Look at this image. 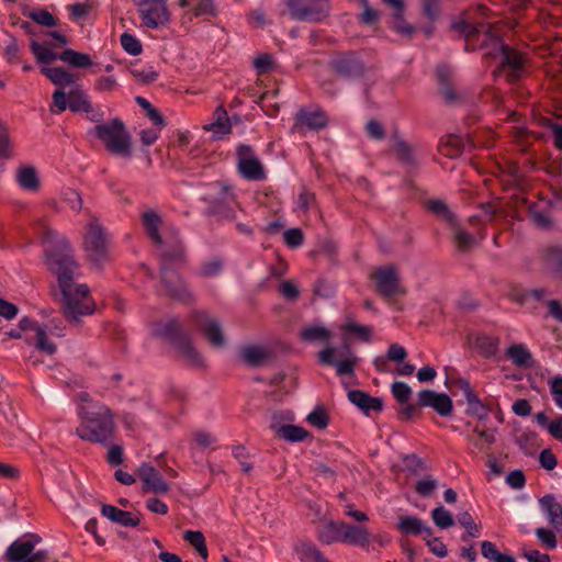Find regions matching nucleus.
<instances>
[{"label":"nucleus","mask_w":562,"mask_h":562,"mask_svg":"<svg viewBox=\"0 0 562 562\" xmlns=\"http://www.w3.org/2000/svg\"><path fill=\"white\" fill-rule=\"evenodd\" d=\"M223 269V261L218 258L206 260L200 267V274L202 277L212 278L221 273Z\"/></svg>","instance_id":"53"},{"label":"nucleus","mask_w":562,"mask_h":562,"mask_svg":"<svg viewBox=\"0 0 562 562\" xmlns=\"http://www.w3.org/2000/svg\"><path fill=\"white\" fill-rule=\"evenodd\" d=\"M25 340L27 342H33L38 351L48 356L56 352V345L48 338L45 328L42 326L40 328H35V333L33 335L25 336Z\"/></svg>","instance_id":"29"},{"label":"nucleus","mask_w":562,"mask_h":562,"mask_svg":"<svg viewBox=\"0 0 562 562\" xmlns=\"http://www.w3.org/2000/svg\"><path fill=\"white\" fill-rule=\"evenodd\" d=\"M191 318L196 329L212 347L221 349L226 346L223 328L216 317L209 315L204 311H193Z\"/></svg>","instance_id":"12"},{"label":"nucleus","mask_w":562,"mask_h":562,"mask_svg":"<svg viewBox=\"0 0 562 562\" xmlns=\"http://www.w3.org/2000/svg\"><path fill=\"white\" fill-rule=\"evenodd\" d=\"M457 27L465 34L467 41L472 40L474 36H482V44L485 45L487 40H491L495 53L497 52L501 57L502 69L508 74V80L513 82L520 78L525 63L524 56L503 44L493 32L494 26L492 24L477 23L476 25H470L468 23H461L457 25Z\"/></svg>","instance_id":"3"},{"label":"nucleus","mask_w":562,"mask_h":562,"mask_svg":"<svg viewBox=\"0 0 562 562\" xmlns=\"http://www.w3.org/2000/svg\"><path fill=\"white\" fill-rule=\"evenodd\" d=\"M341 528V543L359 547L369 544L370 532L364 526L350 525L344 521Z\"/></svg>","instance_id":"20"},{"label":"nucleus","mask_w":562,"mask_h":562,"mask_svg":"<svg viewBox=\"0 0 562 562\" xmlns=\"http://www.w3.org/2000/svg\"><path fill=\"white\" fill-rule=\"evenodd\" d=\"M58 59L77 68H87L92 65V60L88 54L76 52L70 48L64 50L58 56Z\"/></svg>","instance_id":"37"},{"label":"nucleus","mask_w":562,"mask_h":562,"mask_svg":"<svg viewBox=\"0 0 562 562\" xmlns=\"http://www.w3.org/2000/svg\"><path fill=\"white\" fill-rule=\"evenodd\" d=\"M238 170L248 180L265 179V170L259 159L247 145H240L237 149Z\"/></svg>","instance_id":"15"},{"label":"nucleus","mask_w":562,"mask_h":562,"mask_svg":"<svg viewBox=\"0 0 562 562\" xmlns=\"http://www.w3.org/2000/svg\"><path fill=\"white\" fill-rule=\"evenodd\" d=\"M193 441L198 447L206 449L216 442V437L209 431L198 430L193 432Z\"/></svg>","instance_id":"60"},{"label":"nucleus","mask_w":562,"mask_h":562,"mask_svg":"<svg viewBox=\"0 0 562 562\" xmlns=\"http://www.w3.org/2000/svg\"><path fill=\"white\" fill-rule=\"evenodd\" d=\"M83 250L89 262L101 270L110 260L109 234L98 217L92 216L85 227Z\"/></svg>","instance_id":"6"},{"label":"nucleus","mask_w":562,"mask_h":562,"mask_svg":"<svg viewBox=\"0 0 562 562\" xmlns=\"http://www.w3.org/2000/svg\"><path fill=\"white\" fill-rule=\"evenodd\" d=\"M240 358L245 363L258 367L269 358V352L259 346H247L241 348Z\"/></svg>","instance_id":"31"},{"label":"nucleus","mask_w":562,"mask_h":562,"mask_svg":"<svg viewBox=\"0 0 562 562\" xmlns=\"http://www.w3.org/2000/svg\"><path fill=\"white\" fill-rule=\"evenodd\" d=\"M63 201L67 203V205L76 211L79 212L82 207V200L80 194L74 190V189H67L63 192Z\"/></svg>","instance_id":"59"},{"label":"nucleus","mask_w":562,"mask_h":562,"mask_svg":"<svg viewBox=\"0 0 562 562\" xmlns=\"http://www.w3.org/2000/svg\"><path fill=\"white\" fill-rule=\"evenodd\" d=\"M541 259L548 269L562 272V247L550 246L544 248Z\"/></svg>","instance_id":"36"},{"label":"nucleus","mask_w":562,"mask_h":562,"mask_svg":"<svg viewBox=\"0 0 562 562\" xmlns=\"http://www.w3.org/2000/svg\"><path fill=\"white\" fill-rule=\"evenodd\" d=\"M458 521L467 530V536H462L463 541H468V537L477 538L480 536V528L468 512L460 513Z\"/></svg>","instance_id":"49"},{"label":"nucleus","mask_w":562,"mask_h":562,"mask_svg":"<svg viewBox=\"0 0 562 562\" xmlns=\"http://www.w3.org/2000/svg\"><path fill=\"white\" fill-rule=\"evenodd\" d=\"M454 240L462 251L470 250L476 244L475 238L459 226L454 227Z\"/></svg>","instance_id":"51"},{"label":"nucleus","mask_w":562,"mask_h":562,"mask_svg":"<svg viewBox=\"0 0 562 562\" xmlns=\"http://www.w3.org/2000/svg\"><path fill=\"white\" fill-rule=\"evenodd\" d=\"M293 550L300 562H331L312 541H299Z\"/></svg>","instance_id":"21"},{"label":"nucleus","mask_w":562,"mask_h":562,"mask_svg":"<svg viewBox=\"0 0 562 562\" xmlns=\"http://www.w3.org/2000/svg\"><path fill=\"white\" fill-rule=\"evenodd\" d=\"M101 512L108 519L124 527H136L140 521L138 517L133 516L130 512L122 510L112 505H103Z\"/></svg>","instance_id":"26"},{"label":"nucleus","mask_w":562,"mask_h":562,"mask_svg":"<svg viewBox=\"0 0 562 562\" xmlns=\"http://www.w3.org/2000/svg\"><path fill=\"white\" fill-rule=\"evenodd\" d=\"M437 77L440 82L439 92L448 104H457L462 100V95L453 88L451 83V71L447 67H438Z\"/></svg>","instance_id":"22"},{"label":"nucleus","mask_w":562,"mask_h":562,"mask_svg":"<svg viewBox=\"0 0 562 562\" xmlns=\"http://www.w3.org/2000/svg\"><path fill=\"white\" fill-rule=\"evenodd\" d=\"M143 24L148 29H160L169 24L170 12L166 0H134Z\"/></svg>","instance_id":"10"},{"label":"nucleus","mask_w":562,"mask_h":562,"mask_svg":"<svg viewBox=\"0 0 562 562\" xmlns=\"http://www.w3.org/2000/svg\"><path fill=\"white\" fill-rule=\"evenodd\" d=\"M285 7L293 20L319 23L330 14L329 0H285Z\"/></svg>","instance_id":"8"},{"label":"nucleus","mask_w":562,"mask_h":562,"mask_svg":"<svg viewBox=\"0 0 562 562\" xmlns=\"http://www.w3.org/2000/svg\"><path fill=\"white\" fill-rule=\"evenodd\" d=\"M344 521L326 520L324 525L317 529V539L326 546L341 542V531Z\"/></svg>","instance_id":"25"},{"label":"nucleus","mask_w":562,"mask_h":562,"mask_svg":"<svg viewBox=\"0 0 562 562\" xmlns=\"http://www.w3.org/2000/svg\"><path fill=\"white\" fill-rule=\"evenodd\" d=\"M327 125L326 114L319 110L301 109L295 115L292 127L293 133H301L304 128L321 130Z\"/></svg>","instance_id":"17"},{"label":"nucleus","mask_w":562,"mask_h":562,"mask_svg":"<svg viewBox=\"0 0 562 562\" xmlns=\"http://www.w3.org/2000/svg\"><path fill=\"white\" fill-rule=\"evenodd\" d=\"M549 384L555 405L562 408V376L552 379Z\"/></svg>","instance_id":"64"},{"label":"nucleus","mask_w":562,"mask_h":562,"mask_svg":"<svg viewBox=\"0 0 562 562\" xmlns=\"http://www.w3.org/2000/svg\"><path fill=\"white\" fill-rule=\"evenodd\" d=\"M300 336L307 342H327L331 338V333L323 325H311L304 327Z\"/></svg>","instance_id":"34"},{"label":"nucleus","mask_w":562,"mask_h":562,"mask_svg":"<svg viewBox=\"0 0 562 562\" xmlns=\"http://www.w3.org/2000/svg\"><path fill=\"white\" fill-rule=\"evenodd\" d=\"M476 438L470 436L469 440L480 450L486 451L496 441V429L480 428L475 426L472 430Z\"/></svg>","instance_id":"33"},{"label":"nucleus","mask_w":562,"mask_h":562,"mask_svg":"<svg viewBox=\"0 0 562 562\" xmlns=\"http://www.w3.org/2000/svg\"><path fill=\"white\" fill-rule=\"evenodd\" d=\"M427 210L436 216L445 220L450 224H454L456 218L453 213L449 210L448 205L441 200H429L426 203Z\"/></svg>","instance_id":"48"},{"label":"nucleus","mask_w":562,"mask_h":562,"mask_svg":"<svg viewBox=\"0 0 562 562\" xmlns=\"http://www.w3.org/2000/svg\"><path fill=\"white\" fill-rule=\"evenodd\" d=\"M340 329L347 334H355L359 339L363 341H370L372 335V327L360 325L348 318L345 324L340 326Z\"/></svg>","instance_id":"46"},{"label":"nucleus","mask_w":562,"mask_h":562,"mask_svg":"<svg viewBox=\"0 0 562 562\" xmlns=\"http://www.w3.org/2000/svg\"><path fill=\"white\" fill-rule=\"evenodd\" d=\"M178 357L189 367L202 368L204 367V359L202 355L193 346L190 335L188 334L182 339H178L173 346Z\"/></svg>","instance_id":"18"},{"label":"nucleus","mask_w":562,"mask_h":562,"mask_svg":"<svg viewBox=\"0 0 562 562\" xmlns=\"http://www.w3.org/2000/svg\"><path fill=\"white\" fill-rule=\"evenodd\" d=\"M153 334L156 337L169 341L172 347L176 345L178 339H182V337L188 335L183 331L182 325L177 318H170L156 323L153 328Z\"/></svg>","instance_id":"19"},{"label":"nucleus","mask_w":562,"mask_h":562,"mask_svg":"<svg viewBox=\"0 0 562 562\" xmlns=\"http://www.w3.org/2000/svg\"><path fill=\"white\" fill-rule=\"evenodd\" d=\"M119 87V81L113 76H102L95 80L94 89L98 92H112Z\"/></svg>","instance_id":"58"},{"label":"nucleus","mask_w":562,"mask_h":562,"mask_svg":"<svg viewBox=\"0 0 562 562\" xmlns=\"http://www.w3.org/2000/svg\"><path fill=\"white\" fill-rule=\"evenodd\" d=\"M216 7L213 0H198L196 4L193 7V16H215L216 15Z\"/></svg>","instance_id":"55"},{"label":"nucleus","mask_w":562,"mask_h":562,"mask_svg":"<svg viewBox=\"0 0 562 562\" xmlns=\"http://www.w3.org/2000/svg\"><path fill=\"white\" fill-rule=\"evenodd\" d=\"M43 241L49 245L45 249V263L57 277L61 313L69 324L78 325L82 316L93 313L94 303L88 286L75 280L78 263L74 258V250L65 236L49 227L43 229Z\"/></svg>","instance_id":"1"},{"label":"nucleus","mask_w":562,"mask_h":562,"mask_svg":"<svg viewBox=\"0 0 562 562\" xmlns=\"http://www.w3.org/2000/svg\"><path fill=\"white\" fill-rule=\"evenodd\" d=\"M80 425L76 434L86 441L103 443L114 432V416L109 407L102 404L81 405L78 408Z\"/></svg>","instance_id":"4"},{"label":"nucleus","mask_w":562,"mask_h":562,"mask_svg":"<svg viewBox=\"0 0 562 562\" xmlns=\"http://www.w3.org/2000/svg\"><path fill=\"white\" fill-rule=\"evenodd\" d=\"M481 553L491 562H516L514 557L501 553L495 543L487 540L481 543Z\"/></svg>","instance_id":"40"},{"label":"nucleus","mask_w":562,"mask_h":562,"mask_svg":"<svg viewBox=\"0 0 562 562\" xmlns=\"http://www.w3.org/2000/svg\"><path fill=\"white\" fill-rule=\"evenodd\" d=\"M397 529L404 535H424L425 539L432 536L431 528L415 516H401L397 522Z\"/></svg>","instance_id":"23"},{"label":"nucleus","mask_w":562,"mask_h":562,"mask_svg":"<svg viewBox=\"0 0 562 562\" xmlns=\"http://www.w3.org/2000/svg\"><path fill=\"white\" fill-rule=\"evenodd\" d=\"M31 52L34 54L36 60L41 64H50L55 61L59 55L54 53L49 44L32 41L30 45Z\"/></svg>","instance_id":"38"},{"label":"nucleus","mask_w":562,"mask_h":562,"mask_svg":"<svg viewBox=\"0 0 562 562\" xmlns=\"http://www.w3.org/2000/svg\"><path fill=\"white\" fill-rule=\"evenodd\" d=\"M215 121L205 125L204 130L211 131L217 135L226 134L231 131V123L227 112L223 108L215 110Z\"/></svg>","instance_id":"39"},{"label":"nucleus","mask_w":562,"mask_h":562,"mask_svg":"<svg viewBox=\"0 0 562 562\" xmlns=\"http://www.w3.org/2000/svg\"><path fill=\"white\" fill-rule=\"evenodd\" d=\"M418 405L422 407H431L440 416L451 414L453 404L452 400L443 393H437L432 390H423L417 394Z\"/></svg>","instance_id":"16"},{"label":"nucleus","mask_w":562,"mask_h":562,"mask_svg":"<svg viewBox=\"0 0 562 562\" xmlns=\"http://www.w3.org/2000/svg\"><path fill=\"white\" fill-rule=\"evenodd\" d=\"M140 223L158 258L186 249L179 231L173 225L165 223L157 211H144L140 214Z\"/></svg>","instance_id":"2"},{"label":"nucleus","mask_w":562,"mask_h":562,"mask_svg":"<svg viewBox=\"0 0 562 562\" xmlns=\"http://www.w3.org/2000/svg\"><path fill=\"white\" fill-rule=\"evenodd\" d=\"M392 394L401 404L408 402L412 395V389L404 382H394L392 384Z\"/></svg>","instance_id":"57"},{"label":"nucleus","mask_w":562,"mask_h":562,"mask_svg":"<svg viewBox=\"0 0 562 562\" xmlns=\"http://www.w3.org/2000/svg\"><path fill=\"white\" fill-rule=\"evenodd\" d=\"M68 106L74 112H83L90 109V101L83 90L75 88L68 93Z\"/></svg>","instance_id":"44"},{"label":"nucleus","mask_w":562,"mask_h":562,"mask_svg":"<svg viewBox=\"0 0 562 562\" xmlns=\"http://www.w3.org/2000/svg\"><path fill=\"white\" fill-rule=\"evenodd\" d=\"M474 345L484 357H492L497 352L499 340L496 337L479 335Z\"/></svg>","instance_id":"45"},{"label":"nucleus","mask_w":562,"mask_h":562,"mask_svg":"<svg viewBox=\"0 0 562 562\" xmlns=\"http://www.w3.org/2000/svg\"><path fill=\"white\" fill-rule=\"evenodd\" d=\"M136 476L142 482L144 493L167 494L170 490L160 472L149 463H142L136 470Z\"/></svg>","instance_id":"14"},{"label":"nucleus","mask_w":562,"mask_h":562,"mask_svg":"<svg viewBox=\"0 0 562 562\" xmlns=\"http://www.w3.org/2000/svg\"><path fill=\"white\" fill-rule=\"evenodd\" d=\"M41 538L37 535H30L26 540L18 539L13 541L5 552L8 562H45L46 552L36 551L34 548L40 543Z\"/></svg>","instance_id":"11"},{"label":"nucleus","mask_w":562,"mask_h":562,"mask_svg":"<svg viewBox=\"0 0 562 562\" xmlns=\"http://www.w3.org/2000/svg\"><path fill=\"white\" fill-rule=\"evenodd\" d=\"M276 432L290 442L303 441L308 436L307 430L295 425L280 426L276 429Z\"/></svg>","instance_id":"42"},{"label":"nucleus","mask_w":562,"mask_h":562,"mask_svg":"<svg viewBox=\"0 0 562 562\" xmlns=\"http://www.w3.org/2000/svg\"><path fill=\"white\" fill-rule=\"evenodd\" d=\"M30 18L43 25V26H48V27H52V26H55L56 25V20L55 18L46 10H37V11H33L30 13Z\"/></svg>","instance_id":"62"},{"label":"nucleus","mask_w":562,"mask_h":562,"mask_svg":"<svg viewBox=\"0 0 562 562\" xmlns=\"http://www.w3.org/2000/svg\"><path fill=\"white\" fill-rule=\"evenodd\" d=\"M158 260L160 283L165 291V295L184 304L191 303L194 300L193 293L186 280L177 271L178 267L186 263V249L158 258Z\"/></svg>","instance_id":"5"},{"label":"nucleus","mask_w":562,"mask_h":562,"mask_svg":"<svg viewBox=\"0 0 562 562\" xmlns=\"http://www.w3.org/2000/svg\"><path fill=\"white\" fill-rule=\"evenodd\" d=\"M336 349L326 347L318 352V360L326 366H334L338 375L352 374L355 366L358 362V357L351 350L347 339L344 340V349L338 353L339 360H335Z\"/></svg>","instance_id":"13"},{"label":"nucleus","mask_w":562,"mask_h":562,"mask_svg":"<svg viewBox=\"0 0 562 562\" xmlns=\"http://www.w3.org/2000/svg\"><path fill=\"white\" fill-rule=\"evenodd\" d=\"M370 278L375 282L376 293L384 299L406 294V289L401 283L398 269L394 265L378 267L371 272Z\"/></svg>","instance_id":"9"},{"label":"nucleus","mask_w":562,"mask_h":562,"mask_svg":"<svg viewBox=\"0 0 562 562\" xmlns=\"http://www.w3.org/2000/svg\"><path fill=\"white\" fill-rule=\"evenodd\" d=\"M183 539L196 550L201 558L207 559L205 538L201 531L187 530L183 533Z\"/></svg>","instance_id":"47"},{"label":"nucleus","mask_w":562,"mask_h":562,"mask_svg":"<svg viewBox=\"0 0 562 562\" xmlns=\"http://www.w3.org/2000/svg\"><path fill=\"white\" fill-rule=\"evenodd\" d=\"M506 356L516 366L530 367L531 364V355L522 345L510 346L506 351Z\"/></svg>","instance_id":"41"},{"label":"nucleus","mask_w":562,"mask_h":562,"mask_svg":"<svg viewBox=\"0 0 562 562\" xmlns=\"http://www.w3.org/2000/svg\"><path fill=\"white\" fill-rule=\"evenodd\" d=\"M393 151L406 165H414L416 162L414 147L401 138L395 139Z\"/></svg>","instance_id":"43"},{"label":"nucleus","mask_w":562,"mask_h":562,"mask_svg":"<svg viewBox=\"0 0 562 562\" xmlns=\"http://www.w3.org/2000/svg\"><path fill=\"white\" fill-rule=\"evenodd\" d=\"M541 508L547 513L550 524L559 529L562 525V504L558 503L552 495H546L539 501Z\"/></svg>","instance_id":"28"},{"label":"nucleus","mask_w":562,"mask_h":562,"mask_svg":"<svg viewBox=\"0 0 562 562\" xmlns=\"http://www.w3.org/2000/svg\"><path fill=\"white\" fill-rule=\"evenodd\" d=\"M42 72L57 87H68L76 81V76L60 67L42 68Z\"/></svg>","instance_id":"32"},{"label":"nucleus","mask_w":562,"mask_h":562,"mask_svg":"<svg viewBox=\"0 0 562 562\" xmlns=\"http://www.w3.org/2000/svg\"><path fill=\"white\" fill-rule=\"evenodd\" d=\"M366 132L369 137L381 140L385 137V130L382 123L376 120H370L366 124Z\"/></svg>","instance_id":"63"},{"label":"nucleus","mask_w":562,"mask_h":562,"mask_svg":"<svg viewBox=\"0 0 562 562\" xmlns=\"http://www.w3.org/2000/svg\"><path fill=\"white\" fill-rule=\"evenodd\" d=\"M121 45L126 53L133 56H136L142 53L140 42L135 36L128 33H123L121 35Z\"/></svg>","instance_id":"54"},{"label":"nucleus","mask_w":562,"mask_h":562,"mask_svg":"<svg viewBox=\"0 0 562 562\" xmlns=\"http://www.w3.org/2000/svg\"><path fill=\"white\" fill-rule=\"evenodd\" d=\"M94 135L112 155L131 157L132 137L122 120L115 117L94 126Z\"/></svg>","instance_id":"7"},{"label":"nucleus","mask_w":562,"mask_h":562,"mask_svg":"<svg viewBox=\"0 0 562 562\" xmlns=\"http://www.w3.org/2000/svg\"><path fill=\"white\" fill-rule=\"evenodd\" d=\"M334 67L338 74L347 77L363 74V65L355 57H340L334 61Z\"/></svg>","instance_id":"30"},{"label":"nucleus","mask_w":562,"mask_h":562,"mask_svg":"<svg viewBox=\"0 0 562 562\" xmlns=\"http://www.w3.org/2000/svg\"><path fill=\"white\" fill-rule=\"evenodd\" d=\"M307 422L318 428L324 429L328 425V416L323 407H316L312 413L307 415Z\"/></svg>","instance_id":"56"},{"label":"nucleus","mask_w":562,"mask_h":562,"mask_svg":"<svg viewBox=\"0 0 562 562\" xmlns=\"http://www.w3.org/2000/svg\"><path fill=\"white\" fill-rule=\"evenodd\" d=\"M16 180L19 184L26 190L37 191L40 189V180L34 167L25 166L18 170Z\"/></svg>","instance_id":"35"},{"label":"nucleus","mask_w":562,"mask_h":562,"mask_svg":"<svg viewBox=\"0 0 562 562\" xmlns=\"http://www.w3.org/2000/svg\"><path fill=\"white\" fill-rule=\"evenodd\" d=\"M536 536L547 549L552 550L557 547V538L552 530L542 527L537 528Z\"/></svg>","instance_id":"61"},{"label":"nucleus","mask_w":562,"mask_h":562,"mask_svg":"<svg viewBox=\"0 0 562 562\" xmlns=\"http://www.w3.org/2000/svg\"><path fill=\"white\" fill-rule=\"evenodd\" d=\"M438 486L437 480L431 476H425L422 480L417 481L415 491L418 495L423 497L431 496Z\"/></svg>","instance_id":"52"},{"label":"nucleus","mask_w":562,"mask_h":562,"mask_svg":"<svg viewBox=\"0 0 562 562\" xmlns=\"http://www.w3.org/2000/svg\"><path fill=\"white\" fill-rule=\"evenodd\" d=\"M431 518L436 526L446 529L454 525V520L450 512L445 509L442 506H438L431 512Z\"/></svg>","instance_id":"50"},{"label":"nucleus","mask_w":562,"mask_h":562,"mask_svg":"<svg viewBox=\"0 0 562 562\" xmlns=\"http://www.w3.org/2000/svg\"><path fill=\"white\" fill-rule=\"evenodd\" d=\"M348 398L352 404L362 409L366 414H369L370 411L380 412L383 406L381 398L372 397L368 393L358 390L350 391L348 393Z\"/></svg>","instance_id":"24"},{"label":"nucleus","mask_w":562,"mask_h":562,"mask_svg":"<svg viewBox=\"0 0 562 562\" xmlns=\"http://www.w3.org/2000/svg\"><path fill=\"white\" fill-rule=\"evenodd\" d=\"M472 146L471 142L468 139L464 142L461 137L449 135L446 138L441 139L438 145V150L446 157H456L460 153L465 149V146Z\"/></svg>","instance_id":"27"}]
</instances>
